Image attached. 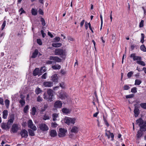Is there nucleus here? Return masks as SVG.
<instances>
[{"label": "nucleus", "instance_id": "603ef678", "mask_svg": "<svg viewBox=\"0 0 146 146\" xmlns=\"http://www.w3.org/2000/svg\"><path fill=\"white\" fill-rule=\"evenodd\" d=\"M67 38L69 41H73L74 40V39L73 38L70 36H68L67 37Z\"/></svg>", "mask_w": 146, "mask_h": 146}, {"label": "nucleus", "instance_id": "c9c22d12", "mask_svg": "<svg viewBox=\"0 0 146 146\" xmlns=\"http://www.w3.org/2000/svg\"><path fill=\"white\" fill-rule=\"evenodd\" d=\"M36 111V110L35 108L34 107H33L32 109V112L31 114H32L34 115H35V113Z\"/></svg>", "mask_w": 146, "mask_h": 146}, {"label": "nucleus", "instance_id": "5fc2aeb1", "mask_svg": "<svg viewBox=\"0 0 146 146\" xmlns=\"http://www.w3.org/2000/svg\"><path fill=\"white\" fill-rule=\"evenodd\" d=\"M130 88V87L127 85H125L123 87V89L125 90H128Z\"/></svg>", "mask_w": 146, "mask_h": 146}, {"label": "nucleus", "instance_id": "4c0bfd02", "mask_svg": "<svg viewBox=\"0 0 146 146\" xmlns=\"http://www.w3.org/2000/svg\"><path fill=\"white\" fill-rule=\"evenodd\" d=\"M19 102L21 104L22 106H23L25 103V100L22 98L19 100Z\"/></svg>", "mask_w": 146, "mask_h": 146}, {"label": "nucleus", "instance_id": "6e6d98bb", "mask_svg": "<svg viewBox=\"0 0 146 146\" xmlns=\"http://www.w3.org/2000/svg\"><path fill=\"white\" fill-rule=\"evenodd\" d=\"M42 98L40 96H38L37 98V101L38 102L42 101Z\"/></svg>", "mask_w": 146, "mask_h": 146}, {"label": "nucleus", "instance_id": "4d7b16f0", "mask_svg": "<svg viewBox=\"0 0 146 146\" xmlns=\"http://www.w3.org/2000/svg\"><path fill=\"white\" fill-rule=\"evenodd\" d=\"M60 86L62 88H65V85L64 83L62 82L60 84Z\"/></svg>", "mask_w": 146, "mask_h": 146}, {"label": "nucleus", "instance_id": "72a5a7b5", "mask_svg": "<svg viewBox=\"0 0 146 146\" xmlns=\"http://www.w3.org/2000/svg\"><path fill=\"white\" fill-rule=\"evenodd\" d=\"M31 13L32 15H36L37 14V11L33 8H32L31 9Z\"/></svg>", "mask_w": 146, "mask_h": 146}, {"label": "nucleus", "instance_id": "de8ad7c7", "mask_svg": "<svg viewBox=\"0 0 146 146\" xmlns=\"http://www.w3.org/2000/svg\"><path fill=\"white\" fill-rule=\"evenodd\" d=\"M133 72L132 71L129 72L127 73V76L129 78H130L133 74Z\"/></svg>", "mask_w": 146, "mask_h": 146}, {"label": "nucleus", "instance_id": "0e129e2a", "mask_svg": "<svg viewBox=\"0 0 146 146\" xmlns=\"http://www.w3.org/2000/svg\"><path fill=\"white\" fill-rule=\"evenodd\" d=\"M88 25L89 28H90V30L91 31L92 33H94V31H93V30H92V27H91V24H90V23H88Z\"/></svg>", "mask_w": 146, "mask_h": 146}, {"label": "nucleus", "instance_id": "a18cd8bd", "mask_svg": "<svg viewBox=\"0 0 146 146\" xmlns=\"http://www.w3.org/2000/svg\"><path fill=\"white\" fill-rule=\"evenodd\" d=\"M19 12L20 13V15H21L23 13H25V11L23 9V8H21L20 9H19Z\"/></svg>", "mask_w": 146, "mask_h": 146}, {"label": "nucleus", "instance_id": "a878e982", "mask_svg": "<svg viewBox=\"0 0 146 146\" xmlns=\"http://www.w3.org/2000/svg\"><path fill=\"white\" fill-rule=\"evenodd\" d=\"M38 54V50L37 49L35 50L34 52L33 53L32 56H31V58H35L36 57Z\"/></svg>", "mask_w": 146, "mask_h": 146}, {"label": "nucleus", "instance_id": "a19ab883", "mask_svg": "<svg viewBox=\"0 0 146 146\" xmlns=\"http://www.w3.org/2000/svg\"><path fill=\"white\" fill-rule=\"evenodd\" d=\"M29 108V106L27 105L24 108V112L25 113H26L28 110Z\"/></svg>", "mask_w": 146, "mask_h": 146}, {"label": "nucleus", "instance_id": "5701e85b", "mask_svg": "<svg viewBox=\"0 0 146 146\" xmlns=\"http://www.w3.org/2000/svg\"><path fill=\"white\" fill-rule=\"evenodd\" d=\"M143 131L140 130L137 131L136 136L138 138H140L142 136L143 134Z\"/></svg>", "mask_w": 146, "mask_h": 146}, {"label": "nucleus", "instance_id": "f8f14e48", "mask_svg": "<svg viewBox=\"0 0 146 146\" xmlns=\"http://www.w3.org/2000/svg\"><path fill=\"white\" fill-rule=\"evenodd\" d=\"M19 129V127L17 124H13L12 127L11 131L13 133L17 132L18 130Z\"/></svg>", "mask_w": 146, "mask_h": 146}, {"label": "nucleus", "instance_id": "dca6fc26", "mask_svg": "<svg viewBox=\"0 0 146 146\" xmlns=\"http://www.w3.org/2000/svg\"><path fill=\"white\" fill-rule=\"evenodd\" d=\"M58 77L57 74H53L51 77V80L53 82H58Z\"/></svg>", "mask_w": 146, "mask_h": 146}, {"label": "nucleus", "instance_id": "20e7f679", "mask_svg": "<svg viewBox=\"0 0 146 146\" xmlns=\"http://www.w3.org/2000/svg\"><path fill=\"white\" fill-rule=\"evenodd\" d=\"M55 54L57 55H66V52L65 50L62 49H60L59 48H56L54 51Z\"/></svg>", "mask_w": 146, "mask_h": 146}, {"label": "nucleus", "instance_id": "412c9836", "mask_svg": "<svg viewBox=\"0 0 146 146\" xmlns=\"http://www.w3.org/2000/svg\"><path fill=\"white\" fill-rule=\"evenodd\" d=\"M1 127L4 129H8L10 128V126L9 125L7 124L3 123H1Z\"/></svg>", "mask_w": 146, "mask_h": 146}, {"label": "nucleus", "instance_id": "13d9d810", "mask_svg": "<svg viewBox=\"0 0 146 146\" xmlns=\"http://www.w3.org/2000/svg\"><path fill=\"white\" fill-rule=\"evenodd\" d=\"M47 76V73H44L41 76V78L43 79H46Z\"/></svg>", "mask_w": 146, "mask_h": 146}, {"label": "nucleus", "instance_id": "09e8293b", "mask_svg": "<svg viewBox=\"0 0 146 146\" xmlns=\"http://www.w3.org/2000/svg\"><path fill=\"white\" fill-rule=\"evenodd\" d=\"M42 119L44 120L49 119L50 117L48 116L45 115L43 116V117H42Z\"/></svg>", "mask_w": 146, "mask_h": 146}, {"label": "nucleus", "instance_id": "f257e3e1", "mask_svg": "<svg viewBox=\"0 0 146 146\" xmlns=\"http://www.w3.org/2000/svg\"><path fill=\"white\" fill-rule=\"evenodd\" d=\"M136 123L140 127V130L145 132L146 131V122L141 118L136 121Z\"/></svg>", "mask_w": 146, "mask_h": 146}, {"label": "nucleus", "instance_id": "e2e57ef3", "mask_svg": "<svg viewBox=\"0 0 146 146\" xmlns=\"http://www.w3.org/2000/svg\"><path fill=\"white\" fill-rule=\"evenodd\" d=\"M41 33L42 35V36L43 38H44L45 35H46V34L45 33H44V31L42 30L41 31Z\"/></svg>", "mask_w": 146, "mask_h": 146}, {"label": "nucleus", "instance_id": "f704fd0d", "mask_svg": "<svg viewBox=\"0 0 146 146\" xmlns=\"http://www.w3.org/2000/svg\"><path fill=\"white\" fill-rule=\"evenodd\" d=\"M140 49L143 52H146V48L144 45H141L140 47Z\"/></svg>", "mask_w": 146, "mask_h": 146}, {"label": "nucleus", "instance_id": "0eeeda50", "mask_svg": "<svg viewBox=\"0 0 146 146\" xmlns=\"http://www.w3.org/2000/svg\"><path fill=\"white\" fill-rule=\"evenodd\" d=\"M28 125L29 128L32 129L34 131H36L37 128L36 126L33 124L32 121L31 120H29L28 122Z\"/></svg>", "mask_w": 146, "mask_h": 146}, {"label": "nucleus", "instance_id": "49530a36", "mask_svg": "<svg viewBox=\"0 0 146 146\" xmlns=\"http://www.w3.org/2000/svg\"><path fill=\"white\" fill-rule=\"evenodd\" d=\"M131 92L133 93H135L137 92V88L133 87L131 90Z\"/></svg>", "mask_w": 146, "mask_h": 146}, {"label": "nucleus", "instance_id": "aec40b11", "mask_svg": "<svg viewBox=\"0 0 146 146\" xmlns=\"http://www.w3.org/2000/svg\"><path fill=\"white\" fill-rule=\"evenodd\" d=\"M49 133L50 135L52 137H55L57 135L56 131L55 130H51Z\"/></svg>", "mask_w": 146, "mask_h": 146}, {"label": "nucleus", "instance_id": "473e14b6", "mask_svg": "<svg viewBox=\"0 0 146 146\" xmlns=\"http://www.w3.org/2000/svg\"><path fill=\"white\" fill-rule=\"evenodd\" d=\"M5 103L6 107L8 108L10 103L9 100L8 99H6L5 101Z\"/></svg>", "mask_w": 146, "mask_h": 146}, {"label": "nucleus", "instance_id": "4468645a", "mask_svg": "<svg viewBox=\"0 0 146 146\" xmlns=\"http://www.w3.org/2000/svg\"><path fill=\"white\" fill-rule=\"evenodd\" d=\"M49 59L51 60H54L57 62H60L62 60L60 58L56 56H50Z\"/></svg>", "mask_w": 146, "mask_h": 146}, {"label": "nucleus", "instance_id": "bf43d9fd", "mask_svg": "<svg viewBox=\"0 0 146 146\" xmlns=\"http://www.w3.org/2000/svg\"><path fill=\"white\" fill-rule=\"evenodd\" d=\"M58 125L56 123H51V126L53 127H56Z\"/></svg>", "mask_w": 146, "mask_h": 146}, {"label": "nucleus", "instance_id": "ddd939ff", "mask_svg": "<svg viewBox=\"0 0 146 146\" xmlns=\"http://www.w3.org/2000/svg\"><path fill=\"white\" fill-rule=\"evenodd\" d=\"M62 103L59 100H58L55 102L54 104V107L56 108H61Z\"/></svg>", "mask_w": 146, "mask_h": 146}, {"label": "nucleus", "instance_id": "69168bd1", "mask_svg": "<svg viewBox=\"0 0 146 146\" xmlns=\"http://www.w3.org/2000/svg\"><path fill=\"white\" fill-rule=\"evenodd\" d=\"M61 73L62 74L64 75L66 74V72L64 70L62 69L61 70Z\"/></svg>", "mask_w": 146, "mask_h": 146}, {"label": "nucleus", "instance_id": "7ed1b4c3", "mask_svg": "<svg viewBox=\"0 0 146 146\" xmlns=\"http://www.w3.org/2000/svg\"><path fill=\"white\" fill-rule=\"evenodd\" d=\"M76 119L75 118H71L66 117L64 118V121L65 123L68 125L72 124L73 125L75 123Z\"/></svg>", "mask_w": 146, "mask_h": 146}, {"label": "nucleus", "instance_id": "774afa93", "mask_svg": "<svg viewBox=\"0 0 146 146\" xmlns=\"http://www.w3.org/2000/svg\"><path fill=\"white\" fill-rule=\"evenodd\" d=\"M85 22L84 20H83L80 23V26L81 27H82L83 25L84 24V23Z\"/></svg>", "mask_w": 146, "mask_h": 146}, {"label": "nucleus", "instance_id": "1a4fd4ad", "mask_svg": "<svg viewBox=\"0 0 146 146\" xmlns=\"http://www.w3.org/2000/svg\"><path fill=\"white\" fill-rule=\"evenodd\" d=\"M105 135L108 139L110 138V136L111 137V140L113 141V140L114 135L113 133H111L110 131L106 130Z\"/></svg>", "mask_w": 146, "mask_h": 146}, {"label": "nucleus", "instance_id": "37998d69", "mask_svg": "<svg viewBox=\"0 0 146 146\" xmlns=\"http://www.w3.org/2000/svg\"><path fill=\"white\" fill-rule=\"evenodd\" d=\"M134 96V95L133 94H130L129 95H126L125 96L126 98L127 99L129 98H133Z\"/></svg>", "mask_w": 146, "mask_h": 146}, {"label": "nucleus", "instance_id": "6e6552de", "mask_svg": "<svg viewBox=\"0 0 146 146\" xmlns=\"http://www.w3.org/2000/svg\"><path fill=\"white\" fill-rule=\"evenodd\" d=\"M58 96L61 99H63L67 98L68 96L65 92L61 91L59 93Z\"/></svg>", "mask_w": 146, "mask_h": 146}, {"label": "nucleus", "instance_id": "58836bf2", "mask_svg": "<svg viewBox=\"0 0 146 146\" xmlns=\"http://www.w3.org/2000/svg\"><path fill=\"white\" fill-rule=\"evenodd\" d=\"M35 92L36 94H38L42 92V90L40 88H37L36 89Z\"/></svg>", "mask_w": 146, "mask_h": 146}, {"label": "nucleus", "instance_id": "2f4dec72", "mask_svg": "<svg viewBox=\"0 0 146 146\" xmlns=\"http://www.w3.org/2000/svg\"><path fill=\"white\" fill-rule=\"evenodd\" d=\"M142 82V81L136 79L135 81V85H139Z\"/></svg>", "mask_w": 146, "mask_h": 146}, {"label": "nucleus", "instance_id": "ea45409f", "mask_svg": "<svg viewBox=\"0 0 146 146\" xmlns=\"http://www.w3.org/2000/svg\"><path fill=\"white\" fill-rule=\"evenodd\" d=\"M28 131L29 134V135L31 136H34L35 135V133L34 131L32 130L29 129Z\"/></svg>", "mask_w": 146, "mask_h": 146}, {"label": "nucleus", "instance_id": "7c9ffc66", "mask_svg": "<svg viewBox=\"0 0 146 146\" xmlns=\"http://www.w3.org/2000/svg\"><path fill=\"white\" fill-rule=\"evenodd\" d=\"M62 111L64 113L66 114L69 113L70 112V111L69 109L66 108H63L62 109Z\"/></svg>", "mask_w": 146, "mask_h": 146}, {"label": "nucleus", "instance_id": "cd10ccee", "mask_svg": "<svg viewBox=\"0 0 146 146\" xmlns=\"http://www.w3.org/2000/svg\"><path fill=\"white\" fill-rule=\"evenodd\" d=\"M58 117V114L54 113L52 115V117L53 120L54 121H55L57 120V118Z\"/></svg>", "mask_w": 146, "mask_h": 146}, {"label": "nucleus", "instance_id": "f03ea898", "mask_svg": "<svg viewBox=\"0 0 146 146\" xmlns=\"http://www.w3.org/2000/svg\"><path fill=\"white\" fill-rule=\"evenodd\" d=\"M47 93L48 96H47L45 93L43 95V98L44 99L47 100L49 102L52 101V98L53 96V91L50 89H48L47 91Z\"/></svg>", "mask_w": 146, "mask_h": 146}, {"label": "nucleus", "instance_id": "423d86ee", "mask_svg": "<svg viewBox=\"0 0 146 146\" xmlns=\"http://www.w3.org/2000/svg\"><path fill=\"white\" fill-rule=\"evenodd\" d=\"M39 128L42 131H47L49 129L48 126L45 124L42 123L39 124Z\"/></svg>", "mask_w": 146, "mask_h": 146}, {"label": "nucleus", "instance_id": "2eb2a0df", "mask_svg": "<svg viewBox=\"0 0 146 146\" xmlns=\"http://www.w3.org/2000/svg\"><path fill=\"white\" fill-rule=\"evenodd\" d=\"M20 134L22 137L26 138L28 136V132L25 129L22 130Z\"/></svg>", "mask_w": 146, "mask_h": 146}, {"label": "nucleus", "instance_id": "9d476101", "mask_svg": "<svg viewBox=\"0 0 146 146\" xmlns=\"http://www.w3.org/2000/svg\"><path fill=\"white\" fill-rule=\"evenodd\" d=\"M130 57L132 58L134 61H138L140 60H142V58L141 56H136L135 53L131 54L130 55Z\"/></svg>", "mask_w": 146, "mask_h": 146}, {"label": "nucleus", "instance_id": "f3484780", "mask_svg": "<svg viewBox=\"0 0 146 146\" xmlns=\"http://www.w3.org/2000/svg\"><path fill=\"white\" fill-rule=\"evenodd\" d=\"M33 74L34 76H35L37 75L40 76L42 74L40 73L39 68H36L33 71Z\"/></svg>", "mask_w": 146, "mask_h": 146}, {"label": "nucleus", "instance_id": "680f3d73", "mask_svg": "<svg viewBox=\"0 0 146 146\" xmlns=\"http://www.w3.org/2000/svg\"><path fill=\"white\" fill-rule=\"evenodd\" d=\"M0 104L2 105H4L3 100L2 98H0Z\"/></svg>", "mask_w": 146, "mask_h": 146}, {"label": "nucleus", "instance_id": "c756f323", "mask_svg": "<svg viewBox=\"0 0 146 146\" xmlns=\"http://www.w3.org/2000/svg\"><path fill=\"white\" fill-rule=\"evenodd\" d=\"M48 108V105H44L43 107H42L40 110V112L42 113L44 111L46 110Z\"/></svg>", "mask_w": 146, "mask_h": 146}, {"label": "nucleus", "instance_id": "c03bdc74", "mask_svg": "<svg viewBox=\"0 0 146 146\" xmlns=\"http://www.w3.org/2000/svg\"><path fill=\"white\" fill-rule=\"evenodd\" d=\"M140 105L141 107L144 109H146V103H142Z\"/></svg>", "mask_w": 146, "mask_h": 146}, {"label": "nucleus", "instance_id": "3c124183", "mask_svg": "<svg viewBox=\"0 0 146 146\" xmlns=\"http://www.w3.org/2000/svg\"><path fill=\"white\" fill-rule=\"evenodd\" d=\"M6 21H5L3 22L1 27V29L2 30H3L4 29V28L6 25Z\"/></svg>", "mask_w": 146, "mask_h": 146}, {"label": "nucleus", "instance_id": "39448f33", "mask_svg": "<svg viewBox=\"0 0 146 146\" xmlns=\"http://www.w3.org/2000/svg\"><path fill=\"white\" fill-rule=\"evenodd\" d=\"M67 132V130L60 128L59 129L58 136L59 137H63L66 135V133Z\"/></svg>", "mask_w": 146, "mask_h": 146}, {"label": "nucleus", "instance_id": "c85d7f7f", "mask_svg": "<svg viewBox=\"0 0 146 146\" xmlns=\"http://www.w3.org/2000/svg\"><path fill=\"white\" fill-rule=\"evenodd\" d=\"M136 62L137 64L141 65L143 66H145V62L143 61H142L141 60L137 61Z\"/></svg>", "mask_w": 146, "mask_h": 146}, {"label": "nucleus", "instance_id": "4be33fe9", "mask_svg": "<svg viewBox=\"0 0 146 146\" xmlns=\"http://www.w3.org/2000/svg\"><path fill=\"white\" fill-rule=\"evenodd\" d=\"M134 112L135 117H137L139 114V110L137 106H135Z\"/></svg>", "mask_w": 146, "mask_h": 146}, {"label": "nucleus", "instance_id": "b1692460", "mask_svg": "<svg viewBox=\"0 0 146 146\" xmlns=\"http://www.w3.org/2000/svg\"><path fill=\"white\" fill-rule=\"evenodd\" d=\"M3 114V118L4 119H6L8 115V111L7 110H4Z\"/></svg>", "mask_w": 146, "mask_h": 146}, {"label": "nucleus", "instance_id": "e433bc0d", "mask_svg": "<svg viewBox=\"0 0 146 146\" xmlns=\"http://www.w3.org/2000/svg\"><path fill=\"white\" fill-rule=\"evenodd\" d=\"M141 38L140 42L143 43L144 42V38H145V35L144 34L141 33Z\"/></svg>", "mask_w": 146, "mask_h": 146}, {"label": "nucleus", "instance_id": "6ab92c4d", "mask_svg": "<svg viewBox=\"0 0 146 146\" xmlns=\"http://www.w3.org/2000/svg\"><path fill=\"white\" fill-rule=\"evenodd\" d=\"M14 116L13 115H11L10 117V118L8 120L7 124L9 125H10L13 123L14 120Z\"/></svg>", "mask_w": 146, "mask_h": 146}, {"label": "nucleus", "instance_id": "864d4df0", "mask_svg": "<svg viewBox=\"0 0 146 146\" xmlns=\"http://www.w3.org/2000/svg\"><path fill=\"white\" fill-rule=\"evenodd\" d=\"M144 21L143 20L141 21L139 25L140 27H142L143 26Z\"/></svg>", "mask_w": 146, "mask_h": 146}, {"label": "nucleus", "instance_id": "052dcab7", "mask_svg": "<svg viewBox=\"0 0 146 146\" xmlns=\"http://www.w3.org/2000/svg\"><path fill=\"white\" fill-rule=\"evenodd\" d=\"M37 43L40 45L42 44V42L41 40L39 39H38L37 40Z\"/></svg>", "mask_w": 146, "mask_h": 146}, {"label": "nucleus", "instance_id": "bb28decb", "mask_svg": "<svg viewBox=\"0 0 146 146\" xmlns=\"http://www.w3.org/2000/svg\"><path fill=\"white\" fill-rule=\"evenodd\" d=\"M52 68L54 70L60 69L61 68V66L58 64L53 65Z\"/></svg>", "mask_w": 146, "mask_h": 146}, {"label": "nucleus", "instance_id": "8fccbe9b", "mask_svg": "<svg viewBox=\"0 0 146 146\" xmlns=\"http://www.w3.org/2000/svg\"><path fill=\"white\" fill-rule=\"evenodd\" d=\"M40 21L42 22V24L43 26H45L46 25V23L44 19L43 18H41Z\"/></svg>", "mask_w": 146, "mask_h": 146}, {"label": "nucleus", "instance_id": "9b49d317", "mask_svg": "<svg viewBox=\"0 0 146 146\" xmlns=\"http://www.w3.org/2000/svg\"><path fill=\"white\" fill-rule=\"evenodd\" d=\"M43 86L45 87H50L53 86V82L49 81H45L43 83Z\"/></svg>", "mask_w": 146, "mask_h": 146}, {"label": "nucleus", "instance_id": "a211bd4d", "mask_svg": "<svg viewBox=\"0 0 146 146\" xmlns=\"http://www.w3.org/2000/svg\"><path fill=\"white\" fill-rule=\"evenodd\" d=\"M78 127L77 126H73L70 130V132L72 133H76L78 132Z\"/></svg>", "mask_w": 146, "mask_h": 146}, {"label": "nucleus", "instance_id": "338daca9", "mask_svg": "<svg viewBox=\"0 0 146 146\" xmlns=\"http://www.w3.org/2000/svg\"><path fill=\"white\" fill-rule=\"evenodd\" d=\"M54 39L55 41L58 42L60 40V38L59 37H56Z\"/></svg>", "mask_w": 146, "mask_h": 146}, {"label": "nucleus", "instance_id": "79ce46f5", "mask_svg": "<svg viewBox=\"0 0 146 146\" xmlns=\"http://www.w3.org/2000/svg\"><path fill=\"white\" fill-rule=\"evenodd\" d=\"M46 71V67L44 66L42 67L41 68L40 70V72L41 73H43Z\"/></svg>", "mask_w": 146, "mask_h": 146}, {"label": "nucleus", "instance_id": "393cba45", "mask_svg": "<svg viewBox=\"0 0 146 146\" xmlns=\"http://www.w3.org/2000/svg\"><path fill=\"white\" fill-rule=\"evenodd\" d=\"M62 45L61 43H54L52 44V45L53 47L57 48L60 47Z\"/></svg>", "mask_w": 146, "mask_h": 146}]
</instances>
